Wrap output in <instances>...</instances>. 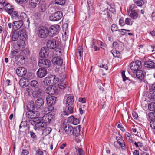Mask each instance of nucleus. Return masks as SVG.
Listing matches in <instances>:
<instances>
[{
  "label": "nucleus",
  "mask_w": 155,
  "mask_h": 155,
  "mask_svg": "<svg viewBox=\"0 0 155 155\" xmlns=\"http://www.w3.org/2000/svg\"><path fill=\"white\" fill-rule=\"evenodd\" d=\"M59 81L58 78L54 75H51L45 78L43 81L45 85L51 86L58 83Z\"/></svg>",
  "instance_id": "nucleus-1"
},
{
  "label": "nucleus",
  "mask_w": 155,
  "mask_h": 155,
  "mask_svg": "<svg viewBox=\"0 0 155 155\" xmlns=\"http://www.w3.org/2000/svg\"><path fill=\"white\" fill-rule=\"evenodd\" d=\"M37 34L40 38H45L48 35V29L45 26H41L38 29Z\"/></svg>",
  "instance_id": "nucleus-2"
},
{
  "label": "nucleus",
  "mask_w": 155,
  "mask_h": 155,
  "mask_svg": "<svg viewBox=\"0 0 155 155\" xmlns=\"http://www.w3.org/2000/svg\"><path fill=\"white\" fill-rule=\"evenodd\" d=\"M135 4H132L130 6L129 9H127L128 15L133 19H136L138 16L137 12L135 9L136 8Z\"/></svg>",
  "instance_id": "nucleus-3"
},
{
  "label": "nucleus",
  "mask_w": 155,
  "mask_h": 155,
  "mask_svg": "<svg viewBox=\"0 0 155 155\" xmlns=\"http://www.w3.org/2000/svg\"><path fill=\"white\" fill-rule=\"evenodd\" d=\"M60 29V26L58 25H51L48 29L49 35L51 37L55 35L58 33Z\"/></svg>",
  "instance_id": "nucleus-4"
},
{
  "label": "nucleus",
  "mask_w": 155,
  "mask_h": 155,
  "mask_svg": "<svg viewBox=\"0 0 155 155\" xmlns=\"http://www.w3.org/2000/svg\"><path fill=\"white\" fill-rule=\"evenodd\" d=\"M130 67L131 69L134 71L133 73L134 74L135 72L141 69L142 67L141 62L140 61L136 60L131 63Z\"/></svg>",
  "instance_id": "nucleus-5"
},
{
  "label": "nucleus",
  "mask_w": 155,
  "mask_h": 155,
  "mask_svg": "<svg viewBox=\"0 0 155 155\" xmlns=\"http://www.w3.org/2000/svg\"><path fill=\"white\" fill-rule=\"evenodd\" d=\"M63 17L62 12L58 11L49 16V19L52 21H57L60 20Z\"/></svg>",
  "instance_id": "nucleus-6"
},
{
  "label": "nucleus",
  "mask_w": 155,
  "mask_h": 155,
  "mask_svg": "<svg viewBox=\"0 0 155 155\" xmlns=\"http://www.w3.org/2000/svg\"><path fill=\"white\" fill-rule=\"evenodd\" d=\"M51 64L50 60L46 59H40L38 61V65L45 69L49 68Z\"/></svg>",
  "instance_id": "nucleus-7"
},
{
  "label": "nucleus",
  "mask_w": 155,
  "mask_h": 155,
  "mask_svg": "<svg viewBox=\"0 0 155 155\" xmlns=\"http://www.w3.org/2000/svg\"><path fill=\"white\" fill-rule=\"evenodd\" d=\"M40 115L39 112L37 111H30L26 112V117L28 118L31 119H37L39 118L40 119L41 118L39 117Z\"/></svg>",
  "instance_id": "nucleus-8"
},
{
  "label": "nucleus",
  "mask_w": 155,
  "mask_h": 155,
  "mask_svg": "<svg viewBox=\"0 0 155 155\" xmlns=\"http://www.w3.org/2000/svg\"><path fill=\"white\" fill-rule=\"evenodd\" d=\"M116 139L117 141L114 142V146L118 148L119 146L117 145L119 144L122 148L123 149L125 148V143L122 139V137L120 135L119 136L116 137Z\"/></svg>",
  "instance_id": "nucleus-9"
},
{
  "label": "nucleus",
  "mask_w": 155,
  "mask_h": 155,
  "mask_svg": "<svg viewBox=\"0 0 155 155\" xmlns=\"http://www.w3.org/2000/svg\"><path fill=\"white\" fill-rule=\"evenodd\" d=\"M55 85L48 87L45 90L46 93L50 95H53L58 92Z\"/></svg>",
  "instance_id": "nucleus-10"
},
{
  "label": "nucleus",
  "mask_w": 155,
  "mask_h": 155,
  "mask_svg": "<svg viewBox=\"0 0 155 155\" xmlns=\"http://www.w3.org/2000/svg\"><path fill=\"white\" fill-rule=\"evenodd\" d=\"M35 107L37 110H41L43 107L44 100L42 98L37 99L35 102Z\"/></svg>",
  "instance_id": "nucleus-11"
},
{
  "label": "nucleus",
  "mask_w": 155,
  "mask_h": 155,
  "mask_svg": "<svg viewBox=\"0 0 155 155\" xmlns=\"http://www.w3.org/2000/svg\"><path fill=\"white\" fill-rule=\"evenodd\" d=\"M16 73L18 76L21 77L25 76L27 73V70L24 67H18L16 70Z\"/></svg>",
  "instance_id": "nucleus-12"
},
{
  "label": "nucleus",
  "mask_w": 155,
  "mask_h": 155,
  "mask_svg": "<svg viewBox=\"0 0 155 155\" xmlns=\"http://www.w3.org/2000/svg\"><path fill=\"white\" fill-rule=\"evenodd\" d=\"M47 45L48 48L54 49L58 46V45L56 43V41L55 39H50L48 40Z\"/></svg>",
  "instance_id": "nucleus-13"
},
{
  "label": "nucleus",
  "mask_w": 155,
  "mask_h": 155,
  "mask_svg": "<svg viewBox=\"0 0 155 155\" xmlns=\"http://www.w3.org/2000/svg\"><path fill=\"white\" fill-rule=\"evenodd\" d=\"M49 50L47 47L42 48L39 53L40 57L41 58H47L48 56Z\"/></svg>",
  "instance_id": "nucleus-14"
},
{
  "label": "nucleus",
  "mask_w": 155,
  "mask_h": 155,
  "mask_svg": "<svg viewBox=\"0 0 155 155\" xmlns=\"http://www.w3.org/2000/svg\"><path fill=\"white\" fill-rule=\"evenodd\" d=\"M32 93L33 96L35 98L41 97L43 94V91L39 87L34 89Z\"/></svg>",
  "instance_id": "nucleus-15"
},
{
  "label": "nucleus",
  "mask_w": 155,
  "mask_h": 155,
  "mask_svg": "<svg viewBox=\"0 0 155 155\" xmlns=\"http://www.w3.org/2000/svg\"><path fill=\"white\" fill-rule=\"evenodd\" d=\"M56 97L54 96H49L46 97L47 103L48 105H52L54 104Z\"/></svg>",
  "instance_id": "nucleus-16"
},
{
  "label": "nucleus",
  "mask_w": 155,
  "mask_h": 155,
  "mask_svg": "<svg viewBox=\"0 0 155 155\" xmlns=\"http://www.w3.org/2000/svg\"><path fill=\"white\" fill-rule=\"evenodd\" d=\"M47 70L43 68H40L37 72L38 76L40 78L44 77L47 74Z\"/></svg>",
  "instance_id": "nucleus-17"
},
{
  "label": "nucleus",
  "mask_w": 155,
  "mask_h": 155,
  "mask_svg": "<svg viewBox=\"0 0 155 155\" xmlns=\"http://www.w3.org/2000/svg\"><path fill=\"white\" fill-rule=\"evenodd\" d=\"M54 116L51 114H45L42 118L41 120L43 121L45 123L50 122L53 118Z\"/></svg>",
  "instance_id": "nucleus-18"
},
{
  "label": "nucleus",
  "mask_w": 155,
  "mask_h": 155,
  "mask_svg": "<svg viewBox=\"0 0 155 155\" xmlns=\"http://www.w3.org/2000/svg\"><path fill=\"white\" fill-rule=\"evenodd\" d=\"M23 25V23L22 21H15L13 24V28L15 31H16L20 29Z\"/></svg>",
  "instance_id": "nucleus-19"
},
{
  "label": "nucleus",
  "mask_w": 155,
  "mask_h": 155,
  "mask_svg": "<svg viewBox=\"0 0 155 155\" xmlns=\"http://www.w3.org/2000/svg\"><path fill=\"white\" fill-rule=\"evenodd\" d=\"M52 62L54 64L61 66L63 64V60L60 57L57 56L52 59Z\"/></svg>",
  "instance_id": "nucleus-20"
},
{
  "label": "nucleus",
  "mask_w": 155,
  "mask_h": 155,
  "mask_svg": "<svg viewBox=\"0 0 155 155\" xmlns=\"http://www.w3.org/2000/svg\"><path fill=\"white\" fill-rule=\"evenodd\" d=\"M134 74H136L137 78L141 80L144 79L145 74L142 71L140 70L135 72Z\"/></svg>",
  "instance_id": "nucleus-21"
},
{
  "label": "nucleus",
  "mask_w": 155,
  "mask_h": 155,
  "mask_svg": "<svg viewBox=\"0 0 155 155\" xmlns=\"http://www.w3.org/2000/svg\"><path fill=\"white\" fill-rule=\"evenodd\" d=\"M68 121L69 122L74 125H76L79 123V120L77 118H75L73 116L69 117Z\"/></svg>",
  "instance_id": "nucleus-22"
},
{
  "label": "nucleus",
  "mask_w": 155,
  "mask_h": 155,
  "mask_svg": "<svg viewBox=\"0 0 155 155\" xmlns=\"http://www.w3.org/2000/svg\"><path fill=\"white\" fill-rule=\"evenodd\" d=\"M18 34L20 38L25 39L27 37L26 31L25 28H23L19 30Z\"/></svg>",
  "instance_id": "nucleus-23"
},
{
  "label": "nucleus",
  "mask_w": 155,
  "mask_h": 155,
  "mask_svg": "<svg viewBox=\"0 0 155 155\" xmlns=\"http://www.w3.org/2000/svg\"><path fill=\"white\" fill-rule=\"evenodd\" d=\"M64 128L65 132L68 135H71L73 133V128L69 125H64Z\"/></svg>",
  "instance_id": "nucleus-24"
},
{
  "label": "nucleus",
  "mask_w": 155,
  "mask_h": 155,
  "mask_svg": "<svg viewBox=\"0 0 155 155\" xmlns=\"http://www.w3.org/2000/svg\"><path fill=\"white\" fill-rule=\"evenodd\" d=\"M37 9L39 13L45 12L46 10V5L45 3L44 2L40 3Z\"/></svg>",
  "instance_id": "nucleus-25"
},
{
  "label": "nucleus",
  "mask_w": 155,
  "mask_h": 155,
  "mask_svg": "<svg viewBox=\"0 0 155 155\" xmlns=\"http://www.w3.org/2000/svg\"><path fill=\"white\" fill-rule=\"evenodd\" d=\"M40 0H29V5L32 8H35L38 3L40 2Z\"/></svg>",
  "instance_id": "nucleus-26"
},
{
  "label": "nucleus",
  "mask_w": 155,
  "mask_h": 155,
  "mask_svg": "<svg viewBox=\"0 0 155 155\" xmlns=\"http://www.w3.org/2000/svg\"><path fill=\"white\" fill-rule=\"evenodd\" d=\"M98 41L94 39H93L91 43V47L94 49V51H99L100 48L96 45L98 44Z\"/></svg>",
  "instance_id": "nucleus-27"
},
{
  "label": "nucleus",
  "mask_w": 155,
  "mask_h": 155,
  "mask_svg": "<svg viewBox=\"0 0 155 155\" xmlns=\"http://www.w3.org/2000/svg\"><path fill=\"white\" fill-rule=\"evenodd\" d=\"M144 65L145 67L150 68H153L155 67V63L151 61H145Z\"/></svg>",
  "instance_id": "nucleus-28"
},
{
  "label": "nucleus",
  "mask_w": 155,
  "mask_h": 155,
  "mask_svg": "<svg viewBox=\"0 0 155 155\" xmlns=\"http://www.w3.org/2000/svg\"><path fill=\"white\" fill-rule=\"evenodd\" d=\"M64 114L68 115L69 114L72 113L73 112V108L71 106H66Z\"/></svg>",
  "instance_id": "nucleus-29"
},
{
  "label": "nucleus",
  "mask_w": 155,
  "mask_h": 155,
  "mask_svg": "<svg viewBox=\"0 0 155 155\" xmlns=\"http://www.w3.org/2000/svg\"><path fill=\"white\" fill-rule=\"evenodd\" d=\"M35 106V104H34V102L31 101L28 102V104L27 105V110L30 111H33L34 108Z\"/></svg>",
  "instance_id": "nucleus-30"
},
{
  "label": "nucleus",
  "mask_w": 155,
  "mask_h": 155,
  "mask_svg": "<svg viewBox=\"0 0 155 155\" xmlns=\"http://www.w3.org/2000/svg\"><path fill=\"white\" fill-rule=\"evenodd\" d=\"M46 126V124L42 120H40L35 124V126L36 128H44Z\"/></svg>",
  "instance_id": "nucleus-31"
},
{
  "label": "nucleus",
  "mask_w": 155,
  "mask_h": 155,
  "mask_svg": "<svg viewBox=\"0 0 155 155\" xmlns=\"http://www.w3.org/2000/svg\"><path fill=\"white\" fill-rule=\"evenodd\" d=\"M74 97L70 96L68 97L66 100V106H71L74 103Z\"/></svg>",
  "instance_id": "nucleus-32"
},
{
  "label": "nucleus",
  "mask_w": 155,
  "mask_h": 155,
  "mask_svg": "<svg viewBox=\"0 0 155 155\" xmlns=\"http://www.w3.org/2000/svg\"><path fill=\"white\" fill-rule=\"evenodd\" d=\"M25 39L20 38L17 42V44L18 46L21 48H23L25 46Z\"/></svg>",
  "instance_id": "nucleus-33"
},
{
  "label": "nucleus",
  "mask_w": 155,
  "mask_h": 155,
  "mask_svg": "<svg viewBox=\"0 0 155 155\" xmlns=\"http://www.w3.org/2000/svg\"><path fill=\"white\" fill-rule=\"evenodd\" d=\"M44 129H41L43 130L42 134L45 136L49 134L51 131V129L49 127H45Z\"/></svg>",
  "instance_id": "nucleus-34"
},
{
  "label": "nucleus",
  "mask_w": 155,
  "mask_h": 155,
  "mask_svg": "<svg viewBox=\"0 0 155 155\" xmlns=\"http://www.w3.org/2000/svg\"><path fill=\"white\" fill-rule=\"evenodd\" d=\"M11 37L12 40L13 41H16L18 38H20L18 33L16 31L12 33Z\"/></svg>",
  "instance_id": "nucleus-35"
},
{
  "label": "nucleus",
  "mask_w": 155,
  "mask_h": 155,
  "mask_svg": "<svg viewBox=\"0 0 155 155\" xmlns=\"http://www.w3.org/2000/svg\"><path fill=\"white\" fill-rule=\"evenodd\" d=\"M55 86L56 87L57 91L58 90L60 91L61 90H63L67 87V85L65 84H64L63 83H61L59 84H56Z\"/></svg>",
  "instance_id": "nucleus-36"
},
{
  "label": "nucleus",
  "mask_w": 155,
  "mask_h": 155,
  "mask_svg": "<svg viewBox=\"0 0 155 155\" xmlns=\"http://www.w3.org/2000/svg\"><path fill=\"white\" fill-rule=\"evenodd\" d=\"M30 85L34 89L39 87L38 82L36 80H33L31 81Z\"/></svg>",
  "instance_id": "nucleus-37"
},
{
  "label": "nucleus",
  "mask_w": 155,
  "mask_h": 155,
  "mask_svg": "<svg viewBox=\"0 0 155 155\" xmlns=\"http://www.w3.org/2000/svg\"><path fill=\"white\" fill-rule=\"evenodd\" d=\"M20 20L23 21H28V18L27 17L26 14L24 12H21L20 15Z\"/></svg>",
  "instance_id": "nucleus-38"
},
{
  "label": "nucleus",
  "mask_w": 155,
  "mask_h": 155,
  "mask_svg": "<svg viewBox=\"0 0 155 155\" xmlns=\"http://www.w3.org/2000/svg\"><path fill=\"white\" fill-rule=\"evenodd\" d=\"M80 133V129L79 127H76L73 128V133L74 136H78Z\"/></svg>",
  "instance_id": "nucleus-39"
},
{
  "label": "nucleus",
  "mask_w": 155,
  "mask_h": 155,
  "mask_svg": "<svg viewBox=\"0 0 155 155\" xmlns=\"http://www.w3.org/2000/svg\"><path fill=\"white\" fill-rule=\"evenodd\" d=\"M83 50L82 48L80 47V48L78 49V52L77 54V56L78 58L80 59L81 58L82 56L83 55Z\"/></svg>",
  "instance_id": "nucleus-40"
},
{
  "label": "nucleus",
  "mask_w": 155,
  "mask_h": 155,
  "mask_svg": "<svg viewBox=\"0 0 155 155\" xmlns=\"http://www.w3.org/2000/svg\"><path fill=\"white\" fill-rule=\"evenodd\" d=\"M48 107H46L45 108L44 111L46 113H50L53 110L54 107L51 105H48Z\"/></svg>",
  "instance_id": "nucleus-41"
},
{
  "label": "nucleus",
  "mask_w": 155,
  "mask_h": 155,
  "mask_svg": "<svg viewBox=\"0 0 155 155\" xmlns=\"http://www.w3.org/2000/svg\"><path fill=\"white\" fill-rule=\"evenodd\" d=\"M25 79L24 78H21V79L19 81L20 85L21 87H24L26 86V82L25 81Z\"/></svg>",
  "instance_id": "nucleus-42"
},
{
  "label": "nucleus",
  "mask_w": 155,
  "mask_h": 155,
  "mask_svg": "<svg viewBox=\"0 0 155 155\" xmlns=\"http://www.w3.org/2000/svg\"><path fill=\"white\" fill-rule=\"evenodd\" d=\"M154 117H155V111L150 112L148 113L147 117L150 120H152Z\"/></svg>",
  "instance_id": "nucleus-43"
},
{
  "label": "nucleus",
  "mask_w": 155,
  "mask_h": 155,
  "mask_svg": "<svg viewBox=\"0 0 155 155\" xmlns=\"http://www.w3.org/2000/svg\"><path fill=\"white\" fill-rule=\"evenodd\" d=\"M20 53V51H19L17 49L15 50L12 52L11 56L12 57L14 58L17 55H19Z\"/></svg>",
  "instance_id": "nucleus-44"
},
{
  "label": "nucleus",
  "mask_w": 155,
  "mask_h": 155,
  "mask_svg": "<svg viewBox=\"0 0 155 155\" xmlns=\"http://www.w3.org/2000/svg\"><path fill=\"white\" fill-rule=\"evenodd\" d=\"M148 108L150 111H155V102L151 103L149 105Z\"/></svg>",
  "instance_id": "nucleus-45"
},
{
  "label": "nucleus",
  "mask_w": 155,
  "mask_h": 155,
  "mask_svg": "<svg viewBox=\"0 0 155 155\" xmlns=\"http://www.w3.org/2000/svg\"><path fill=\"white\" fill-rule=\"evenodd\" d=\"M66 0H55V3L62 5H64L66 2Z\"/></svg>",
  "instance_id": "nucleus-46"
},
{
  "label": "nucleus",
  "mask_w": 155,
  "mask_h": 155,
  "mask_svg": "<svg viewBox=\"0 0 155 155\" xmlns=\"http://www.w3.org/2000/svg\"><path fill=\"white\" fill-rule=\"evenodd\" d=\"M112 54L115 57L120 58L121 56L120 53L118 51H114Z\"/></svg>",
  "instance_id": "nucleus-47"
},
{
  "label": "nucleus",
  "mask_w": 155,
  "mask_h": 155,
  "mask_svg": "<svg viewBox=\"0 0 155 155\" xmlns=\"http://www.w3.org/2000/svg\"><path fill=\"white\" fill-rule=\"evenodd\" d=\"M76 152H77V155H84V151L81 148H77Z\"/></svg>",
  "instance_id": "nucleus-48"
},
{
  "label": "nucleus",
  "mask_w": 155,
  "mask_h": 155,
  "mask_svg": "<svg viewBox=\"0 0 155 155\" xmlns=\"http://www.w3.org/2000/svg\"><path fill=\"white\" fill-rule=\"evenodd\" d=\"M111 30L113 32L118 31V27L115 24H113L112 25L111 27Z\"/></svg>",
  "instance_id": "nucleus-49"
},
{
  "label": "nucleus",
  "mask_w": 155,
  "mask_h": 155,
  "mask_svg": "<svg viewBox=\"0 0 155 155\" xmlns=\"http://www.w3.org/2000/svg\"><path fill=\"white\" fill-rule=\"evenodd\" d=\"M125 24H126L127 25H132V23L131 21V19L129 18H126L125 20Z\"/></svg>",
  "instance_id": "nucleus-50"
},
{
  "label": "nucleus",
  "mask_w": 155,
  "mask_h": 155,
  "mask_svg": "<svg viewBox=\"0 0 155 155\" xmlns=\"http://www.w3.org/2000/svg\"><path fill=\"white\" fill-rule=\"evenodd\" d=\"M6 3L5 0H0V9H3L4 6Z\"/></svg>",
  "instance_id": "nucleus-51"
},
{
  "label": "nucleus",
  "mask_w": 155,
  "mask_h": 155,
  "mask_svg": "<svg viewBox=\"0 0 155 155\" xmlns=\"http://www.w3.org/2000/svg\"><path fill=\"white\" fill-rule=\"evenodd\" d=\"M15 62L16 64H18L19 63H21V59L19 58V55H17L15 57Z\"/></svg>",
  "instance_id": "nucleus-52"
},
{
  "label": "nucleus",
  "mask_w": 155,
  "mask_h": 155,
  "mask_svg": "<svg viewBox=\"0 0 155 155\" xmlns=\"http://www.w3.org/2000/svg\"><path fill=\"white\" fill-rule=\"evenodd\" d=\"M99 44L101 48L103 49H105V48H106V45L105 43H103L102 41H98V44Z\"/></svg>",
  "instance_id": "nucleus-53"
},
{
  "label": "nucleus",
  "mask_w": 155,
  "mask_h": 155,
  "mask_svg": "<svg viewBox=\"0 0 155 155\" xmlns=\"http://www.w3.org/2000/svg\"><path fill=\"white\" fill-rule=\"evenodd\" d=\"M12 7V6L9 4L6 3L4 6L3 9H4L6 11Z\"/></svg>",
  "instance_id": "nucleus-54"
},
{
  "label": "nucleus",
  "mask_w": 155,
  "mask_h": 155,
  "mask_svg": "<svg viewBox=\"0 0 155 155\" xmlns=\"http://www.w3.org/2000/svg\"><path fill=\"white\" fill-rule=\"evenodd\" d=\"M125 71H123L121 72L122 77L123 79V81H125L126 80L128 79V78L127 77L125 76Z\"/></svg>",
  "instance_id": "nucleus-55"
},
{
  "label": "nucleus",
  "mask_w": 155,
  "mask_h": 155,
  "mask_svg": "<svg viewBox=\"0 0 155 155\" xmlns=\"http://www.w3.org/2000/svg\"><path fill=\"white\" fill-rule=\"evenodd\" d=\"M151 127L153 129H155V119L152 120L150 122Z\"/></svg>",
  "instance_id": "nucleus-56"
},
{
  "label": "nucleus",
  "mask_w": 155,
  "mask_h": 155,
  "mask_svg": "<svg viewBox=\"0 0 155 155\" xmlns=\"http://www.w3.org/2000/svg\"><path fill=\"white\" fill-rule=\"evenodd\" d=\"M136 2L137 6H141L144 4V2L143 0L138 1Z\"/></svg>",
  "instance_id": "nucleus-57"
},
{
  "label": "nucleus",
  "mask_w": 155,
  "mask_h": 155,
  "mask_svg": "<svg viewBox=\"0 0 155 155\" xmlns=\"http://www.w3.org/2000/svg\"><path fill=\"white\" fill-rule=\"evenodd\" d=\"M94 0H87V2L89 7L93 5L94 3Z\"/></svg>",
  "instance_id": "nucleus-58"
},
{
  "label": "nucleus",
  "mask_w": 155,
  "mask_h": 155,
  "mask_svg": "<svg viewBox=\"0 0 155 155\" xmlns=\"http://www.w3.org/2000/svg\"><path fill=\"white\" fill-rule=\"evenodd\" d=\"M43 154L42 151L40 149H38L36 151L35 155H43Z\"/></svg>",
  "instance_id": "nucleus-59"
},
{
  "label": "nucleus",
  "mask_w": 155,
  "mask_h": 155,
  "mask_svg": "<svg viewBox=\"0 0 155 155\" xmlns=\"http://www.w3.org/2000/svg\"><path fill=\"white\" fill-rule=\"evenodd\" d=\"M11 15L13 17L17 18L18 16V13L16 11H13Z\"/></svg>",
  "instance_id": "nucleus-60"
},
{
  "label": "nucleus",
  "mask_w": 155,
  "mask_h": 155,
  "mask_svg": "<svg viewBox=\"0 0 155 155\" xmlns=\"http://www.w3.org/2000/svg\"><path fill=\"white\" fill-rule=\"evenodd\" d=\"M119 24L121 26H124L125 25V21L121 19H119Z\"/></svg>",
  "instance_id": "nucleus-61"
},
{
  "label": "nucleus",
  "mask_w": 155,
  "mask_h": 155,
  "mask_svg": "<svg viewBox=\"0 0 155 155\" xmlns=\"http://www.w3.org/2000/svg\"><path fill=\"white\" fill-rule=\"evenodd\" d=\"M86 99L85 98H79L78 99L79 102H82V103H85L86 102Z\"/></svg>",
  "instance_id": "nucleus-62"
},
{
  "label": "nucleus",
  "mask_w": 155,
  "mask_h": 155,
  "mask_svg": "<svg viewBox=\"0 0 155 155\" xmlns=\"http://www.w3.org/2000/svg\"><path fill=\"white\" fill-rule=\"evenodd\" d=\"M149 89L152 91L155 90V83L151 84L149 87Z\"/></svg>",
  "instance_id": "nucleus-63"
},
{
  "label": "nucleus",
  "mask_w": 155,
  "mask_h": 155,
  "mask_svg": "<svg viewBox=\"0 0 155 155\" xmlns=\"http://www.w3.org/2000/svg\"><path fill=\"white\" fill-rule=\"evenodd\" d=\"M29 152L28 150H22L21 155H27L28 154Z\"/></svg>",
  "instance_id": "nucleus-64"
}]
</instances>
